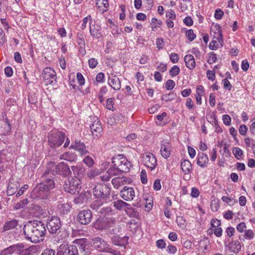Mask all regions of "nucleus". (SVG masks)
<instances>
[{
    "label": "nucleus",
    "instance_id": "f257e3e1",
    "mask_svg": "<svg viewBox=\"0 0 255 255\" xmlns=\"http://www.w3.org/2000/svg\"><path fill=\"white\" fill-rule=\"evenodd\" d=\"M23 231L25 239L34 243L42 242L47 232L44 224L37 220L27 222L23 226Z\"/></svg>",
    "mask_w": 255,
    "mask_h": 255
},
{
    "label": "nucleus",
    "instance_id": "f03ea898",
    "mask_svg": "<svg viewBox=\"0 0 255 255\" xmlns=\"http://www.w3.org/2000/svg\"><path fill=\"white\" fill-rule=\"evenodd\" d=\"M55 187V182L52 179H46L44 181L36 185L32 191V193L37 198L46 199L49 195V191Z\"/></svg>",
    "mask_w": 255,
    "mask_h": 255
},
{
    "label": "nucleus",
    "instance_id": "7ed1b4c3",
    "mask_svg": "<svg viewBox=\"0 0 255 255\" xmlns=\"http://www.w3.org/2000/svg\"><path fill=\"white\" fill-rule=\"evenodd\" d=\"M93 195L97 199L105 201L110 200L111 187L110 184L97 183L93 189Z\"/></svg>",
    "mask_w": 255,
    "mask_h": 255
},
{
    "label": "nucleus",
    "instance_id": "20e7f679",
    "mask_svg": "<svg viewBox=\"0 0 255 255\" xmlns=\"http://www.w3.org/2000/svg\"><path fill=\"white\" fill-rule=\"evenodd\" d=\"M64 191L71 194L79 193L81 188V180L79 177L71 176L66 179L63 185Z\"/></svg>",
    "mask_w": 255,
    "mask_h": 255
},
{
    "label": "nucleus",
    "instance_id": "39448f33",
    "mask_svg": "<svg viewBox=\"0 0 255 255\" xmlns=\"http://www.w3.org/2000/svg\"><path fill=\"white\" fill-rule=\"evenodd\" d=\"M65 133L59 130H51L48 134V142L49 145L53 148L59 147L63 143Z\"/></svg>",
    "mask_w": 255,
    "mask_h": 255
},
{
    "label": "nucleus",
    "instance_id": "423d86ee",
    "mask_svg": "<svg viewBox=\"0 0 255 255\" xmlns=\"http://www.w3.org/2000/svg\"><path fill=\"white\" fill-rule=\"evenodd\" d=\"M91 244L97 250L104 253H110L114 254L116 251L111 248L108 243L99 237L93 238L91 239Z\"/></svg>",
    "mask_w": 255,
    "mask_h": 255
},
{
    "label": "nucleus",
    "instance_id": "0eeeda50",
    "mask_svg": "<svg viewBox=\"0 0 255 255\" xmlns=\"http://www.w3.org/2000/svg\"><path fill=\"white\" fill-rule=\"evenodd\" d=\"M31 251V247L25 249L23 243L14 244L4 249V253L18 255H30Z\"/></svg>",
    "mask_w": 255,
    "mask_h": 255
},
{
    "label": "nucleus",
    "instance_id": "6e6552de",
    "mask_svg": "<svg viewBox=\"0 0 255 255\" xmlns=\"http://www.w3.org/2000/svg\"><path fill=\"white\" fill-rule=\"evenodd\" d=\"M112 163L118 169L120 173L128 172L131 166L130 162L124 157H113Z\"/></svg>",
    "mask_w": 255,
    "mask_h": 255
},
{
    "label": "nucleus",
    "instance_id": "1a4fd4ad",
    "mask_svg": "<svg viewBox=\"0 0 255 255\" xmlns=\"http://www.w3.org/2000/svg\"><path fill=\"white\" fill-rule=\"evenodd\" d=\"M92 219V212L89 209L80 211L77 215V221L82 225H88L91 222Z\"/></svg>",
    "mask_w": 255,
    "mask_h": 255
},
{
    "label": "nucleus",
    "instance_id": "9d476101",
    "mask_svg": "<svg viewBox=\"0 0 255 255\" xmlns=\"http://www.w3.org/2000/svg\"><path fill=\"white\" fill-rule=\"evenodd\" d=\"M46 227L51 234L57 233L61 227L60 218L56 216H52L47 220Z\"/></svg>",
    "mask_w": 255,
    "mask_h": 255
},
{
    "label": "nucleus",
    "instance_id": "9b49d317",
    "mask_svg": "<svg viewBox=\"0 0 255 255\" xmlns=\"http://www.w3.org/2000/svg\"><path fill=\"white\" fill-rule=\"evenodd\" d=\"M42 78L46 85H54L53 82H56L57 79L56 72L53 68L46 67L43 70Z\"/></svg>",
    "mask_w": 255,
    "mask_h": 255
},
{
    "label": "nucleus",
    "instance_id": "f8f14e48",
    "mask_svg": "<svg viewBox=\"0 0 255 255\" xmlns=\"http://www.w3.org/2000/svg\"><path fill=\"white\" fill-rule=\"evenodd\" d=\"M142 161L144 165L150 168L151 170L155 168L157 161L154 155L150 153L143 154L142 157Z\"/></svg>",
    "mask_w": 255,
    "mask_h": 255
},
{
    "label": "nucleus",
    "instance_id": "ddd939ff",
    "mask_svg": "<svg viewBox=\"0 0 255 255\" xmlns=\"http://www.w3.org/2000/svg\"><path fill=\"white\" fill-rule=\"evenodd\" d=\"M56 255H78L77 247L75 245H64Z\"/></svg>",
    "mask_w": 255,
    "mask_h": 255
},
{
    "label": "nucleus",
    "instance_id": "4468645a",
    "mask_svg": "<svg viewBox=\"0 0 255 255\" xmlns=\"http://www.w3.org/2000/svg\"><path fill=\"white\" fill-rule=\"evenodd\" d=\"M55 172L60 175L64 177L68 176L71 174V171L68 165L63 162L59 163L55 168Z\"/></svg>",
    "mask_w": 255,
    "mask_h": 255
},
{
    "label": "nucleus",
    "instance_id": "2eb2a0df",
    "mask_svg": "<svg viewBox=\"0 0 255 255\" xmlns=\"http://www.w3.org/2000/svg\"><path fill=\"white\" fill-rule=\"evenodd\" d=\"M121 197L126 201L133 200L135 196V193L132 187L125 186L120 191Z\"/></svg>",
    "mask_w": 255,
    "mask_h": 255
},
{
    "label": "nucleus",
    "instance_id": "dca6fc26",
    "mask_svg": "<svg viewBox=\"0 0 255 255\" xmlns=\"http://www.w3.org/2000/svg\"><path fill=\"white\" fill-rule=\"evenodd\" d=\"M160 152L162 156L165 159L168 158L171 153V144L169 141L164 139L161 142Z\"/></svg>",
    "mask_w": 255,
    "mask_h": 255
},
{
    "label": "nucleus",
    "instance_id": "f3484780",
    "mask_svg": "<svg viewBox=\"0 0 255 255\" xmlns=\"http://www.w3.org/2000/svg\"><path fill=\"white\" fill-rule=\"evenodd\" d=\"M91 196L92 194L90 191H83L74 199V202L77 204H82L87 202L91 198Z\"/></svg>",
    "mask_w": 255,
    "mask_h": 255
},
{
    "label": "nucleus",
    "instance_id": "a211bd4d",
    "mask_svg": "<svg viewBox=\"0 0 255 255\" xmlns=\"http://www.w3.org/2000/svg\"><path fill=\"white\" fill-rule=\"evenodd\" d=\"M92 135L94 138H99L101 135L103 131L102 127L99 121L95 122L90 126Z\"/></svg>",
    "mask_w": 255,
    "mask_h": 255
},
{
    "label": "nucleus",
    "instance_id": "6ab92c4d",
    "mask_svg": "<svg viewBox=\"0 0 255 255\" xmlns=\"http://www.w3.org/2000/svg\"><path fill=\"white\" fill-rule=\"evenodd\" d=\"M128 237L126 236L121 237L118 235H114L111 237L112 243L117 246L125 247L128 243Z\"/></svg>",
    "mask_w": 255,
    "mask_h": 255
},
{
    "label": "nucleus",
    "instance_id": "aec40b11",
    "mask_svg": "<svg viewBox=\"0 0 255 255\" xmlns=\"http://www.w3.org/2000/svg\"><path fill=\"white\" fill-rule=\"evenodd\" d=\"M70 148H73L78 151L82 155H85L89 152L86 149L85 144L80 141H75V145H71Z\"/></svg>",
    "mask_w": 255,
    "mask_h": 255
},
{
    "label": "nucleus",
    "instance_id": "412c9836",
    "mask_svg": "<svg viewBox=\"0 0 255 255\" xmlns=\"http://www.w3.org/2000/svg\"><path fill=\"white\" fill-rule=\"evenodd\" d=\"M73 243L78 248L81 252H86V247L88 246V240L86 238H81L75 240Z\"/></svg>",
    "mask_w": 255,
    "mask_h": 255
},
{
    "label": "nucleus",
    "instance_id": "4be33fe9",
    "mask_svg": "<svg viewBox=\"0 0 255 255\" xmlns=\"http://www.w3.org/2000/svg\"><path fill=\"white\" fill-rule=\"evenodd\" d=\"M106 226L105 219L102 217L98 218L93 224V228L100 231L107 230Z\"/></svg>",
    "mask_w": 255,
    "mask_h": 255
},
{
    "label": "nucleus",
    "instance_id": "5701e85b",
    "mask_svg": "<svg viewBox=\"0 0 255 255\" xmlns=\"http://www.w3.org/2000/svg\"><path fill=\"white\" fill-rule=\"evenodd\" d=\"M108 84L115 90L118 91L121 89V81L116 76H113V78H109Z\"/></svg>",
    "mask_w": 255,
    "mask_h": 255
},
{
    "label": "nucleus",
    "instance_id": "b1692460",
    "mask_svg": "<svg viewBox=\"0 0 255 255\" xmlns=\"http://www.w3.org/2000/svg\"><path fill=\"white\" fill-rule=\"evenodd\" d=\"M216 34L217 32H214L212 34L210 33L211 36L213 37V39L210 43L209 48H219L222 46V37L221 38H217Z\"/></svg>",
    "mask_w": 255,
    "mask_h": 255
},
{
    "label": "nucleus",
    "instance_id": "393cba45",
    "mask_svg": "<svg viewBox=\"0 0 255 255\" xmlns=\"http://www.w3.org/2000/svg\"><path fill=\"white\" fill-rule=\"evenodd\" d=\"M208 157L206 154L203 152H200L198 154V159L197 163L201 167H205L208 162Z\"/></svg>",
    "mask_w": 255,
    "mask_h": 255
},
{
    "label": "nucleus",
    "instance_id": "a878e982",
    "mask_svg": "<svg viewBox=\"0 0 255 255\" xmlns=\"http://www.w3.org/2000/svg\"><path fill=\"white\" fill-rule=\"evenodd\" d=\"M186 66L190 70H193L196 65L195 60L193 55L191 54L186 55L184 57Z\"/></svg>",
    "mask_w": 255,
    "mask_h": 255
},
{
    "label": "nucleus",
    "instance_id": "bb28decb",
    "mask_svg": "<svg viewBox=\"0 0 255 255\" xmlns=\"http://www.w3.org/2000/svg\"><path fill=\"white\" fill-rule=\"evenodd\" d=\"M18 225V221L15 219L6 222L2 228L1 229L2 232L15 228Z\"/></svg>",
    "mask_w": 255,
    "mask_h": 255
},
{
    "label": "nucleus",
    "instance_id": "cd10ccee",
    "mask_svg": "<svg viewBox=\"0 0 255 255\" xmlns=\"http://www.w3.org/2000/svg\"><path fill=\"white\" fill-rule=\"evenodd\" d=\"M181 167L185 174H189L192 170V165L189 160L184 159L181 163Z\"/></svg>",
    "mask_w": 255,
    "mask_h": 255
},
{
    "label": "nucleus",
    "instance_id": "c85d7f7f",
    "mask_svg": "<svg viewBox=\"0 0 255 255\" xmlns=\"http://www.w3.org/2000/svg\"><path fill=\"white\" fill-rule=\"evenodd\" d=\"M11 127L7 121H3L0 127V134L4 135L10 132Z\"/></svg>",
    "mask_w": 255,
    "mask_h": 255
},
{
    "label": "nucleus",
    "instance_id": "c756f323",
    "mask_svg": "<svg viewBox=\"0 0 255 255\" xmlns=\"http://www.w3.org/2000/svg\"><path fill=\"white\" fill-rule=\"evenodd\" d=\"M126 214L131 218H134L136 219L139 218V213L136 209L130 207L128 206L127 208L125 209Z\"/></svg>",
    "mask_w": 255,
    "mask_h": 255
},
{
    "label": "nucleus",
    "instance_id": "7c9ffc66",
    "mask_svg": "<svg viewBox=\"0 0 255 255\" xmlns=\"http://www.w3.org/2000/svg\"><path fill=\"white\" fill-rule=\"evenodd\" d=\"M113 204L115 208L119 211H121L123 209H125L127 208L128 206H130V204L122 200H118L115 201L113 202Z\"/></svg>",
    "mask_w": 255,
    "mask_h": 255
},
{
    "label": "nucleus",
    "instance_id": "2f4dec72",
    "mask_svg": "<svg viewBox=\"0 0 255 255\" xmlns=\"http://www.w3.org/2000/svg\"><path fill=\"white\" fill-rule=\"evenodd\" d=\"M100 30L101 27L98 25H91L90 27L91 35L96 38H99L101 35Z\"/></svg>",
    "mask_w": 255,
    "mask_h": 255
},
{
    "label": "nucleus",
    "instance_id": "473e14b6",
    "mask_svg": "<svg viewBox=\"0 0 255 255\" xmlns=\"http://www.w3.org/2000/svg\"><path fill=\"white\" fill-rule=\"evenodd\" d=\"M9 154L7 149L0 150V164L8 162L10 160V158L8 156Z\"/></svg>",
    "mask_w": 255,
    "mask_h": 255
},
{
    "label": "nucleus",
    "instance_id": "72a5a7b5",
    "mask_svg": "<svg viewBox=\"0 0 255 255\" xmlns=\"http://www.w3.org/2000/svg\"><path fill=\"white\" fill-rule=\"evenodd\" d=\"M71 169L74 174L73 176L79 177L80 179L84 174V169L82 167L72 166Z\"/></svg>",
    "mask_w": 255,
    "mask_h": 255
},
{
    "label": "nucleus",
    "instance_id": "f704fd0d",
    "mask_svg": "<svg viewBox=\"0 0 255 255\" xmlns=\"http://www.w3.org/2000/svg\"><path fill=\"white\" fill-rule=\"evenodd\" d=\"M214 32H217V38H221L222 37V28L219 24H215L212 25L211 28V34H212Z\"/></svg>",
    "mask_w": 255,
    "mask_h": 255
},
{
    "label": "nucleus",
    "instance_id": "c9c22d12",
    "mask_svg": "<svg viewBox=\"0 0 255 255\" xmlns=\"http://www.w3.org/2000/svg\"><path fill=\"white\" fill-rule=\"evenodd\" d=\"M99 213L105 216L106 215L111 216L115 214L114 210H113L111 207H107L105 208H101L99 211Z\"/></svg>",
    "mask_w": 255,
    "mask_h": 255
},
{
    "label": "nucleus",
    "instance_id": "e433bc0d",
    "mask_svg": "<svg viewBox=\"0 0 255 255\" xmlns=\"http://www.w3.org/2000/svg\"><path fill=\"white\" fill-rule=\"evenodd\" d=\"M103 202L101 200H97L93 202L90 205V208L94 210H98L103 205Z\"/></svg>",
    "mask_w": 255,
    "mask_h": 255
},
{
    "label": "nucleus",
    "instance_id": "4c0bfd02",
    "mask_svg": "<svg viewBox=\"0 0 255 255\" xmlns=\"http://www.w3.org/2000/svg\"><path fill=\"white\" fill-rule=\"evenodd\" d=\"M28 203L27 199H24L14 205L13 208L15 210H19L23 208Z\"/></svg>",
    "mask_w": 255,
    "mask_h": 255
},
{
    "label": "nucleus",
    "instance_id": "58836bf2",
    "mask_svg": "<svg viewBox=\"0 0 255 255\" xmlns=\"http://www.w3.org/2000/svg\"><path fill=\"white\" fill-rule=\"evenodd\" d=\"M71 206L69 203H64L60 207V212L63 214H67L70 211Z\"/></svg>",
    "mask_w": 255,
    "mask_h": 255
},
{
    "label": "nucleus",
    "instance_id": "ea45409f",
    "mask_svg": "<svg viewBox=\"0 0 255 255\" xmlns=\"http://www.w3.org/2000/svg\"><path fill=\"white\" fill-rule=\"evenodd\" d=\"M233 153L235 156V157L237 159H240L242 158V156L243 155V151L242 149H241L239 147H234L233 148Z\"/></svg>",
    "mask_w": 255,
    "mask_h": 255
},
{
    "label": "nucleus",
    "instance_id": "a19ab883",
    "mask_svg": "<svg viewBox=\"0 0 255 255\" xmlns=\"http://www.w3.org/2000/svg\"><path fill=\"white\" fill-rule=\"evenodd\" d=\"M107 173L111 176L114 175H117L120 174V172L118 169L114 166V164H113L109 168Z\"/></svg>",
    "mask_w": 255,
    "mask_h": 255
},
{
    "label": "nucleus",
    "instance_id": "79ce46f5",
    "mask_svg": "<svg viewBox=\"0 0 255 255\" xmlns=\"http://www.w3.org/2000/svg\"><path fill=\"white\" fill-rule=\"evenodd\" d=\"M211 208L213 212H216L220 208V203L218 199L212 200L211 202Z\"/></svg>",
    "mask_w": 255,
    "mask_h": 255
},
{
    "label": "nucleus",
    "instance_id": "37998d69",
    "mask_svg": "<svg viewBox=\"0 0 255 255\" xmlns=\"http://www.w3.org/2000/svg\"><path fill=\"white\" fill-rule=\"evenodd\" d=\"M96 4L99 8L102 7V5H103V6L106 8L103 10V12L107 11L109 6L108 0H96Z\"/></svg>",
    "mask_w": 255,
    "mask_h": 255
},
{
    "label": "nucleus",
    "instance_id": "c03bdc74",
    "mask_svg": "<svg viewBox=\"0 0 255 255\" xmlns=\"http://www.w3.org/2000/svg\"><path fill=\"white\" fill-rule=\"evenodd\" d=\"M180 68L177 65H174L169 70V73L171 77H175L179 74Z\"/></svg>",
    "mask_w": 255,
    "mask_h": 255
},
{
    "label": "nucleus",
    "instance_id": "a18cd8bd",
    "mask_svg": "<svg viewBox=\"0 0 255 255\" xmlns=\"http://www.w3.org/2000/svg\"><path fill=\"white\" fill-rule=\"evenodd\" d=\"M106 225H107V229L109 228L113 227V226L116 224V220L114 218H108L105 219Z\"/></svg>",
    "mask_w": 255,
    "mask_h": 255
},
{
    "label": "nucleus",
    "instance_id": "49530a36",
    "mask_svg": "<svg viewBox=\"0 0 255 255\" xmlns=\"http://www.w3.org/2000/svg\"><path fill=\"white\" fill-rule=\"evenodd\" d=\"M210 119L211 120L209 122H212L214 124L215 126L216 127V131L217 132H222V128L218 125L216 116H214L213 118H212V117L211 116Z\"/></svg>",
    "mask_w": 255,
    "mask_h": 255
},
{
    "label": "nucleus",
    "instance_id": "de8ad7c7",
    "mask_svg": "<svg viewBox=\"0 0 255 255\" xmlns=\"http://www.w3.org/2000/svg\"><path fill=\"white\" fill-rule=\"evenodd\" d=\"M176 94L173 92H170L168 94L165 95L161 97V99L166 102L170 101L171 100L174 99L176 97Z\"/></svg>",
    "mask_w": 255,
    "mask_h": 255
},
{
    "label": "nucleus",
    "instance_id": "09e8293b",
    "mask_svg": "<svg viewBox=\"0 0 255 255\" xmlns=\"http://www.w3.org/2000/svg\"><path fill=\"white\" fill-rule=\"evenodd\" d=\"M83 161L89 167H92L94 164V161L93 159L90 156H86L83 160Z\"/></svg>",
    "mask_w": 255,
    "mask_h": 255
},
{
    "label": "nucleus",
    "instance_id": "8fccbe9b",
    "mask_svg": "<svg viewBox=\"0 0 255 255\" xmlns=\"http://www.w3.org/2000/svg\"><path fill=\"white\" fill-rule=\"evenodd\" d=\"M175 84L173 80H168L165 83V88L167 90H170L174 88L175 87Z\"/></svg>",
    "mask_w": 255,
    "mask_h": 255
},
{
    "label": "nucleus",
    "instance_id": "3c124183",
    "mask_svg": "<svg viewBox=\"0 0 255 255\" xmlns=\"http://www.w3.org/2000/svg\"><path fill=\"white\" fill-rule=\"evenodd\" d=\"M106 108L109 110L114 111V98H109L107 100Z\"/></svg>",
    "mask_w": 255,
    "mask_h": 255
},
{
    "label": "nucleus",
    "instance_id": "603ef678",
    "mask_svg": "<svg viewBox=\"0 0 255 255\" xmlns=\"http://www.w3.org/2000/svg\"><path fill=\"white\" fill-rule=\"evenodd\" d=\"M224 202H226L229 206H233L237 201L232 197L224 196Z\"/></svg>",
    "mask_w": 255,
    "mask_h": 255
},
{
    "label": "nucleus",
    "instance_id": "864d4df0",
    "mask_svg": "<svg viewBox=\"0 0 255 255\" xmlns=\"http://www.w3.org/2000/svg\"><path fill=\"white\" fill-rule=\"evenodd\" d=\"M186 35L190 41L193 40L196 37L192 29H189L186 31Z\"/></svg>",
    "mask_w": 255,
    "mask_h": 255
},
{
    "label": "nucleus",
    "instance_id": "5fc2aeb1",
    "mask_svg": "<svg viewBox=\"0 0 255 255\" xmlns=\"http://www.w3.org/2000/svg\"><path fill=\"white\" fill-rule=\"evenodd\" d=\"M105 75L102 72L99 73L96 77V82L97 83H103L105 81Z\"/></svg>",
    "mask_w": 255,
    "mask_h": 255
},
{
    "label": "nucleus",
    "instance_id": "6e6d98bb",
    "mask_svg": "<svg viewBox=\"0 0 255 255\" xmlns=\"http://www.w3.org/2000/svg\"><path fill=\"white\" fill-rule=\"evenodd\" d=\"M41 255H55V251L47 248L43 250Z\"/></svg>",
    "mask_w": 255,
    "mask_h": 255
},
{
    "label": "nucleus",
    "instance_id": "4d7b16f0",
    "mask_svg": "<svg viewBox=\"0 0 255 255\" xmlns=\"http://www.w3.org/2000/svg\"><path fill=\"white\" fill-rule=\"evenodd\" d=\"M28 102L29 103L35 105L37 103V98L34 94H32L28 96Z\"/></svg>",
    "mask_w": 255,
    "mask_h": 255
},
{
    "label": "nucleus",
    "instance_id": "13d9d810",
    "mask_svg": "<svg viewBox=\"0 0 255 255\" xmlns=\"http://www.w3.org/2000/svg\"><path fill=\"white\" fill-rule=\"evenodd\" d=\"M140 179L142 184H146L147 182L146 172L144 170H142L140 173Z\"/></svg>",
    "mask_w": 255,
    "mask_h": 255
},
{
    "label": "nucleus",
    "instance_id": "bf43d9fd",
    "mask_svg": "<svg viewBox=\"0 0 255 255\" xmlns=\"http://www.w3.org/2000/svg\"><path fill=\"white\" fill-rule=\"evenodd\" d=\"M245 236L246 238L251 240L254 238L255 235L252 230H248L245 231Z\"/></svg>",
    "mask_w": 255,
    "mask_h": 255
},
{
    "label": "nucleus",
    "instance_id": "052dcab7",
    "mask_svg": "<svg viewBox=\"0 0 255 255\" xmlns=\"http://www.w3.org/2000/svg\"><path fill=\"white\" fill-rule=\"evenodd\" d=\"M176 222L178 226H182L185 225L186 220L184 219L183 216H179L176 218Z\"/></svg>",
    "mask_w": 255,
    "mask_h": 255
},
{
    "label": "nucleus",
    "instance_id": "680f3d73",
    "mask_svg": "<svg viewBox=\"0 0 255 255\" xmlns=\"http://www.w3.org/2000/svg\"><path fill=\"white\" fill-rule=\"evenodd\" d=\"M4 73L7 77H10L13 75V70L10 66H7L4 69Z\"/></svg>",
    "mask_w": 255,
    "mask_h": 255
},
{
    "label": "nucleus",
    "instance_id": "e2e57ef3",
    "mask_svg": "<svg viewBox=\"0 0 255 255\" xmlns=\"http://www.w3.org/2000/svg\"><path fill=\"white\" fill-rule=\"evenodd\" d=\"M223 16V11L221 9H217L215 12L214 17L217 19H221Z\"/></svg>",
    "mask_w": 255,
    "mask_h": 255
},
{
    "label": "nucleus",
    "instance_id": "0e129e2a",
    "mask_svg": "<svg viewBox=\"0 0 255 255\" xmlns=\"http://www.w3.org/2000/svg\"><path fill=\"white\" fill-rule=\"evenodd\" d=\"M98 61L95 58H92L89 60V65L91 68H95L98 65Z\"/></svg>",
    "mask_w": 255,
    "mask_h": 255
},
{
    "label": "nucleus",
    "instance_id": "69168bd1",
    "mask_svg": "<svg viewBox=\"0 0 255 255\" xmlns=\"http://www.w3.org/2000/svg\"><path fill=\"white\" fill-rule=\"evenodd\" d=\"M217 60L216 54L212 53L211 54L208 56L207 59V62L209 64H212L214 62H215Z\"/></svg>",
    "mask_w": 255,
    "mask_h": 255
},
{
    "label": "nucleus",
    "instance_id": "338daca9",
    "mask_svg": "<svg viewBox=\"0 0 255 255\" xmlns=\"http://www.w3.org/2000/svg\"><path fill=\"white\" fill-rule=\"evenodd\" d=\"M77 79L80 84V85H83L85 83V79L81 73H78L77 74Z\"/></svg>",
    "mask_w": 255,
    "mask_h": 255
},
{
    "label": "nucleus",
    "instance_id": "774afa93",
    "mask_svg": "<svg viewBox=\"0 0 255 255\" xmlns=\"http://www.w3.org/2000/svg\"><path fill=\"white\" fill-rule=\"evenodd\" d=\"M156 246L159 249H164L165 248L166 243L163 240H158L156 242Z\"/></svg>",
    "mask_w": 255,
    "mask_h": 255
}]
</instances>
